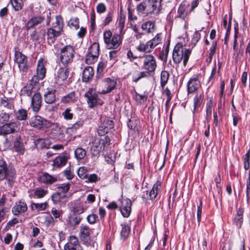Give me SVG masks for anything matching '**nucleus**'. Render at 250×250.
I'll return each mask as SVG.
<instances>
[{
  "label": "nucleus",
  "instance_id": "1",
  "mask_svg": "<svg viewBox=\"0 0 250 250\" xmlns=\"http://www.w3.org/2000/svg\"><path fill=\"white\" fill-rule=\"evenodd\" d=\"M191 50L184 47L182 43H178L174 47L172 59L174 62L179 63L183 60V64L186 66L191 54Z\"/></svg>",
  "mask_w": 250,
  "mask_h": 250
},
{
  "label": "nucleus",
  "instance_id": "2",
  "mask_svg": "<svg viewBox=\"0 0 250 250\" xmlns=\"http://www.w3.org/2000/svg\"><path fill=\"white\" fill-rule=\"evenodd\" d=\"M162 0H145L136 6L138 13L148 15L151 14L159 8L161 5Z\"/></svg>",
  "mask_w": 250,
  "mask_h": 250
},
{
  "label": "nucleus",
  "instance_id": "3",
  "mask_svg": "<svg viewBox=\"0 0 250 250\" xmlns=\"http://www.w3.org/2000/svg\"><path fill=\"white\" fill-rule=\"evenodd\" d=\"M15 175L16 171L13 167L8 166L5 161L0 159V182L6 179L11 186Z\"/></svg>",
  "mask_w": 250,
  "mask_h": 250
},
{
  "label": "nucleus",
  "instance_id": "4",
  "mask_svg": "<svg viewBox=\"0 0 250 250\" xmlns=\"http://www.w3.org/2000/svg\"><path fill=\"white\" fill-rule=\"evenodd\" d=\"M121 35L119 34L112 33L110 30H107L104 32V40L106 46L108 49H116L122 43V38Z\"/></svg>",
  "mask_w": 250,
  "mask_h": 250
},
{
  "label": "nucleus",
  "instance_id": "5",
  "mask_svg": "<svg viewBox=\"0 0 250 250\" xmlns=\"http://www.w3.org/2000/svg\"><path fill=\"white\" fill-rule=\"evenodd\" d=\"M76 54L75 48L70 45H65L60 51V60L65 66L71 63L74 59Z\"/></svg>",
  "mask_w": 250,
  "mask_h": 250
},
{
  "label": "nucleus",
  "instance_id": "6",
  "mask_svg": "<svg viewBox=\"0 0 250 250\" xmlns=\"http://www.w3.org/2000/svg\"><path fill=\"white\" fill-rule=\"evenodd\" d=\"M143 60L142 69L145 70L148 73H154L157 68L156 60L151 54H144L139 57Z\"/></svg>",
  "mask_w": 250,
  "mask_h": 250
},
{
  "label": "nucleus",
  "instance_id": "7",
  "mask_svg": "<svg viewBox=\"0 0 250 250\" xmlns=\"http://www.w3.org/2000/svg\"><path fill=\"white\" fill-rule=\"evenodd\" d=\"M29 125L38 129L44 130L50 127L52 123L41 116L36 115L31 118Z\"/></svg>",
  "mask_w": 250,
  "mask_h": 250
},
{
  "label": "nucleus",
  "instance_id": "8",
  "mask_svg": "<svg viewBox=\"0 0 250 250\" xmlns=\"http://www.w3.org/2000/svg\"><path fill=\"white\" fill-rule=\"evenodd\" d=\"M84 97L86 99L89 108H92L96 106L101 105L103 104L102 100L99 98L96 90L94 88H89L84 94Z\"/></svg>",
  "mask_w": 250,
  "mask_h": 250
},
{
  "label": "nucleus",
  "instance_id": "9",
  "mask_svg": "<svg viewBox=\"0 0 250 250\" xmlns=\"http://www.w3.org/2000/svg\"><path fill=\"white\" fill-rule=\"evenodd\" d=\"M21 128V124L18 122L6 123L0 126V135H5L18 132Z\"/></svg>",
  "mask_w": 250,
  "mask_h": 250
},
{
  "label": "nucleus",
  "instance_id": "10",
  "mask_svg": "<svg viewBox=\"0 0 250 250\" xmlns=\"http://www.w3.org/2000/svg\"><path fill=\"white\" fill-rule=\"evenodd\" d=\"M69 210L74 214H80L84 212L88 208L86 203L79 201H74L68 204Z\"/></svg>",
  "mask_w": 250,
  "mask_h": 250
},
{
  "label": "nucleus",
  "instance_id": "11",
  "mask_svg": "<svg viewBox=\"0 0 250 250\" xmlns=\"http://www.w3.org/2000/svg\"><path fill=\"white\" fill-rule=\"evenodd\" d=\"M116 80L109 78L104 79L101 83L102 89L99 90V93L102 94H105L110 92L116 87Z\"/></svg>",
  "mask_w": 250,
  "mask_h": 250
},
{
  "label": "nucleus",
  "instance_id": "12",
  "mask_svg": "<svg viewBox=\"0 0 250 250\" xmlns=\"http://www.w3.org/2000/svg\"><path fill=\"white\" fill-rule=\"evenodd\" d=\"M114 127V123L112 120L107 118L102 119V123L98 130L100 136H104Z\"/></svg>",
  "mask_w": 250,
  "mask_h": 250
},
{
  "label": "nucleus",
  "instance_id": "13",
  "mask_svg": "<svg viewBox=\"0 0 250 250\" xmlns=\"http://www.w3.org/2000/svg\"><path fill=\"white\" fill-rule=\"evenodd\" d=\"M46 69L42 61H38V63L37 67L36 74L34 75L31 79V82L33 83L36 84L38 83L39 81L43 80L46 75Z\"/></svg>",
  "mask_w": 250,
  "mask_h": 250
},
{
  "label": "nucleus",
  "instance_id": "14",
  "mask_svg": "<svg viewBox=\"0 0 250 250\" xmlns=\"http://www.w3.org/2000/svg\"><path fill=\"white\" fill-rule=\"evenodd\" d=\"M120 206L121 212L124 217H128L131 211L132 203L129 199H123L121 201Z\"/></svg>",
  "mask_w": 250,
  "mask_h": 250
},
{
  "label": "nucleus",
  "instance_id": "15",
  "mask_svg": "<svg viewBox=\"0 0 250 250\" xmlns=\"http://www.w3.org/2000/svg\"><path fill=\"white\" fill-rule=\"evenodd\" d=\"M15 61L18 64L20 70L23 72L26 71L27 69L26 56L22 54L20 51H16L15 53Z\"/></svg>",
  "mask_w": 250,
  "mask_h": 250
},
{
  "label": "nucleus",
  "instance_id": "16",
  "mask_svg": "<svg viewBox=\"0 0 250 250\" xmlns=\"http://www.w3.org/2000/svg\"><path fill=\"white\" fill-rule=\"evenodd\" d=\"M42 97L39 93L35 92L31 98V107L34 112H38L41 109Z\"/></svg>",
  "mask_w": 250,
  "mask_h": 250
},
{
  "label": "nucleus",
  "instance_id": "17",
  "mask_svg": "<svg viewBox=\"0 0 250 250\" xmlns=\"http://www.w3.org/2000/svg\"><path fill=\"white\" fill-rule=\"evenodd\" d=\"M64 250H82L79 240L75 236H71L69 241L64 245Z\"/></svg>",
  "mask_w": 250,
  "mask_h": 250
},
{
  "label": "nucleus",
  "instance_id": "18",
  "mask_svg": "<svg viewBox=\"0 0 250 250\" xmlns=\"http://www.w3.org/2000/svg\"><path fill=\"white\" fill-rule=\"evenodd\" d=\"M58 179V176L57 175H52L47 172H44L40 175L39 181L40 183L45 185H51L57 182Z\"/></svg>",
  "mask_w": 250,
  "mask_h": 250
},
{
  "label": "nucleus",
  "instance_id": "19",
  "mask_svg": "<svg viewBox=\"0 0 250 250\" xmlns=\"http://www.w3.org/2000/svg\"><path fill=\"white\" fill-rule=\"evenodd\" d=\"M91 232L89 227L82 224L80 227V236L81 240L84 243H87L90 240V235Z\"/></svg>",
  "mask_w": 250,
  "mask_h": 250
},
{
  "label": "nucleus",
  "instance_id": "20",
  "mask_svg": "<svg viewBox=\"0 0 250 250\" xmlns=\"http://www.w3.org/2000/svg\"><path fill=\"white\" fill-rule=\"evenodd\" d=\"M105 148L99 140V138H96L92 142L91 146V152L92 156L98 155L100 152L104 151Z\"/></svg>",
  "mask_w": 250,
  "mask_h": 250
},
{
  "label": "nucleus",
  "instance_id": "21",
  "mask_svg": "<svg viewBox=\"0 0 250 250\" xmlns=\"http://www.w3.org/2000/svg\"><path fill=\"white\" fill-rule=\"evenodd\" d=\"M27 209V206L26 203L20 200L16 202L15 206L12 208V212L15 215H18L25 212Z\"/></svg>",
  "mask_w": 250,
  "mask_h": 250
},
{
  "label": "nucleus",
  "instance_id": "22",
  "mask_svg": "<svg viewBox=\"0 0 250 250\" xmlns=\"http://www.w3.org/2000/svg\"><path fill=\"white\" fill-rule=\"evenodd\" d=\"M44 20L43 17L36 16L32 18L28 21L26 23V27L27 30L33 29L41 25Z\"/></svg>",
  "mask_w": 250,
  "mask_h": 250
},
{
  "label": "nucleus",
  "instance_id": "23",
  "mask_svg": "<svg viewBox=\"0 0 250 250\" xmlns=\"http://www.w3.org/2000/svg\"><path fill=\"white\" fill-rule=\"evenodd\" d=\"M200 86L197 77L191 78L187 83L188 92L191 93L195 92Z\"/></svg>",
  "mask_w": 250,
  "mask_h": 250
},
{
  "label": "nucleus",
  "instance_id": "24",
  "mask_svg": "<svg viewBox=\"0 0 250 250\" xmlns=\"http://www.w3.org/2000/svg\"><path fill=\"white\" fill-rule=\"evenodd\" d=\"M61 32L53 28L50 27L47 29V36L48 42L51 44L54 43L56 41V38L61 34Z\"/></svg>",
  "mask_w": 250,
  "mask_h": 250
},
{
  "label": "nucleus",
  "instance_id": "25",
  "mask_svg": "<svg viewBox=\"0 0 250 250\" xmlns=\"http://www.w3.org/2000/svg\"><path fill=\"white\" fill-rule=\"evenodd\" d=\"M0 106L8 110L14 108V101L12 98L4 97L0 100Z\"/></svg>",
  "mask_w": 250,
  "mask_h": 250
},
{
  "label": "nucleus",
  "instance_id": "26",
  "mask_svg": "<svg viewBox=\"0 0 250 250\" xmlns=\"http://www.w3.org/2000/svg\"><path fill=\"white\" fill-rule=\"evenodd\" d=\"M68 69L66 67L60 68L58 72L56 79L58 83H61L65 80L69 75Z\"/></svg>",
  "mask_w": 250,
  "mask_h": 250
},
{
  "label": "nucleus",
  "instance_id": "27",
  "mask_svg": "<svg viewBox=\"0 0 250 250\" xmlns=\"http://www.w3.org/2000/svg\"><path fill=\"white\" fill-rule=\"evenodd\" d=\"M243 210L241 208H238L233 220V225H235L238 229L241 228L243 222Z\"/></svg>",
  "mask_w": 250,
  "mask_h": 250
},
{
  "label": "nucleus",
  "instance_id": "28",
  "mask_svg": "<svg viewBox=\"0 0 250 250\" xmlns=\"http://www.w3.org/2000/svg\"><path fill=\"white\" fill-rule=\"evenodd\" d=\"M136 49L140 52L149 53L152 51L153 48L151 47V44H150L149 41H148L146 43H144L143 42H140V44L137 46H136Z\"/></svg>",
  "mask_w": 250,
  "mask_h": 250
},
{
  "label": "nucleus",
  "instance_id": "29",
  "mask_svg": "<svg viewBox=\"0 0 250 250\" xmlns=\"http://www.w3.org/2000/svg\"><path fill=\"white\" fill-rule=\"evenodd\" d=\"M78 99V96L75 91H72L69 94L63 96L61 102L64 104L75 103Z\"/></svg>",
  "mask_w": 250,
  "mask_h": 250
},
{
  "label": "nucleus",
  "instance_id": "30",
  "mask_svg": "<svg viewBox=\"0 0 250 250\" xmlns=\"http://www.w3.org/2000/svg\"><path fill=\"white\" fill-rule=\"evenodd\" d=\"M35 144L38 149H48L50 147L51 142L49 139L40 138L35 141Z\"/></svg>",
  "mask_w": 250,
  "mask_h": 250
},
{
  "label": "nucleus",
  "instance_id": "31",
  "mask_svg": "<svg viewBox=\"0 0 250 250\" xmlns=\"http://www.w3.org/2000/svg\"><path fill=\"white\" fill-rule=\"evenodd\" d=\"M125 14L124 13L121 9L120 12L119 18L117 20L118 27L119 28V33L120 34H124L125 33L124 31V29L125 27Z\"/></svg>",
  "mask_w": 250,
  "mask_h": 250
},
{
  "label": "nucleus",
  "instance_id": "32",
  "mask_svg": "<svg viewBox=\"0 0 250 250\" xmlns=\"http://www.w3.org/2000/svg\"><path fill=\"white\" fill-rule=\"evenodd\" d=\"M155 22L152 21H147L143 23L141 25L142 29L145 33L150 34L155 31Z\"/></svg>",
  "mask_w": 250,
  "mask_h": 250
},
{
  "label": "nucleus",
  "instance_id": "33",
  "mask_svg": "<svg viewBox=\"0 0 250 250\" xmlns=\"http://www.w3.org/2000/svg\"><path fill=\"white\" fill-rule=\"evenodd\" d=\"M94 75V70L91 66H87L83 72L82 79L83 82H87L92 79Z\"/></svg>",
  "mask_w": 250,
  "mask_h": 250
},
{
  "label": "nucleus",
  "instance_id": "34",
  "mask_svg": "<svg viewBox=\"0 0 250 250\" xmlns=\"http://www.w3.org/2000/svg\"><path fill=\"white\" fill-rule=\"evenodd\" d=\"M161 188V182L157 181L153 186L151 190L148 192L149 199L150 200H154L158 194V191Z\"/></svg>",
  "mask_w": 250,
  "mask_h": 250
},
{
  "label": "nucleus",
  "instance_id": "35",
  "mask_svg": "<svg viewBox=\"0 0 250 250\" xmlns=\"http://www.w3.org/2000/svg\"><path fill=\"white\" fill-rule=\"evenodd\" d=\"M55 90H48L44 94V101L48 104H52L56 101Z\"/></svg>",
  "mask_w": 250,
  "mask_h": 250
},
{
  "label": "nucleus",
  "instance_id": "36",
  "mask_svg": "<svg viewBox=\"0 0 250 250\" xmlns=\"http://www.w3.org/2000/svg\"><path fill=\"white\" fill-rule=\"evenodd\" d=\"M67 159L68 158L64 155L58 156L54 160L53 166L56 167H63L66 164Z\"/></svg>",
  "mask_w": 250,
  "mask_h": 250
},
{
  "label": "nucleus",
  "instance_id": "37",
  "mask_svg": "<svg viewBox=\"0 0 250 250\" xmlns=\"http://www.w3.org/2000/svg\"><path fill=\"white\" fill-rule=\"evenodd\" d=\"M204 96L203 94L197 93L193 99L194 109L193 111H198V109L201 107L203 102Z\"/></svg>",
  "mask_w": 250,
  "mask_h": 250
},
{
  "label": "nucleus",
  "instance_id": "38",
  "mask_svg": "<svg viewBox=\"0 0 250 250\" xmlns=\"http://www.w3.org/2000/svg\"><path fill=\"white\" fill-rule=\"evenodd\" d=\"M63 21L62 17L61 16H57L56 17V21L53 23L52 28L62 32L63 30Z\"/></svg>",
  "mask_w": 250,
  "mask_h": 250
},
{
  "label": "nucleus",
  "instance_id": "39",
  "mask_svg": "<svg viewBox=\"0 0 250 250\" xmlns=\"http://www.w3.org/2000/svg\"><path fill=\"white\" fill-rule=\"evenodd\" d=\"M27 110L21 108L19 109L17 111L15 112V118L20 121H25L27 119Z\"/></svg>",
  "mask_w": 250,
  "mask_h": 250
},
{
  "label": "nucleus",
  "instance_id": "40",
  "mask_svg": "<svg viewBox=\"0 0 250 250\" xmlns=\"http://www.w3.org/2000/svg\"><path fill=\"white\" fill-rule=\"evenodd\" d=\"M57 191L64 195L70 189V184L69 183L59 184L56 185Z\"/></svg>",
  "mask_w": 250,
  "mask_h": 250
},
{
  "label": "nucleus",
  "instance_id": "41",
  "mask_svg": "<svg viewBox=\"0 0 250 250\" xmlns=\"http://www.w3.org/2000/svg\"><path fill=\"white\" fill-rule=\"evenodd\" d=\"M100 45L99 43L94 42L88 50V53L98 58L99 56Z\"/></svg>",
  "mask_w": 250,
  "mask_h": 250
},
{
  "label": "nucleus",
  "instance_id": "42",
  "mask_svg": "<svg viewBox=\"0 0 250 250\" xmlns=\"http://www.w3.org/2000/svg\"><path fill=\"white\" fill-rule=\"evenodd\" d=\"M33 86L31 84L24 86L21 90V95L22 96L30 97L32 95Z\"/></svg>",
  "mask_w": 250,
  "mask_h": 250
},
{
  "label": "nucleus",
  "instance_id": "43",
  "mask_svg": "<svg viewBox=\"0 0 250 250\" xmlns=\"http://www.w3.org/2000/svg\"><path fill=\"white\" fill-rule=\"evenodd\" d=\"M122 228L121 230V237L124 240H125L130 234V228L127 224H122L121 225Z\"/></svg>",
  "mask_w": 250,
  "mask_h": 250
},
{
  "label": "nucleus",
  "instance_id": "44",
  "mask_svg": "<svg viewBox=\"0 0 250 250\" xmlns=\"http://www.w3.org/2000/svg\"><path fill=\"white\" fill-rule=\"evenodd\" d=\"M188 16V11L186 10V4H181L178 10V17L185 20Z\"/></svg>",
  "mask_w": 250,
  "mask_h": 250
},
{
  "label": "nucleus",
  "instance_id": "45",
  "mask_svg": "<svg viewBox=\"0 0 250 250\" xmlns=\"http://www.w3.org/2000/svg\"><path fill=\"white\" fill-rule=\"evenodd\" d=\"M114 12L112 11H108L103 21L102 25L106 26L110 24L113 21Z\"/></svg>",
  "mask_w": 250,
  "mask_h": 250
},
{
  "label": "nucleus",
  "instance_id": "46",
  "mask_svg": "<svg viewBox=\"0 0 250 250\" xmlns=\"http://www.w3.org/2000/svg\"><path fill=\"white\" fill-rule=\"evenodd\" d=\"M65 197L66 195L61 193L57 191L56 193L53 194L51 196L52 200L55 204H57L60 203L62 200Z\"/></svg>",
  "mask_w": 250,
  "mask_h": 250
},
{
  "label": "nucleus",
  "instance_id": "47",
  "mask_svg": "<svg viewBox=\"0 0 250 250\" xmlns=\"http://www.w3.org/2000/svg\"><path fill=\"white\" fill-rule=\"evenodd\" d=\"M86 153L85 150L82 147H78L74 152L75 157L78 160L83 159Z\"/></svg>",
  "mask_w": 250,
  "mask_h": 250
},
{
  "label": "nucleus",
  "instance_id": "48",
  "mask_svg": "<svg viewBox=\"0 0 250 250\" xmlns=\"http://www.w3.org/2000/svg\"><path fill=\"white\" fill-rule=\"evenodd\" d=\"M150 75L148 72L145 71H141L138 72L136 75H133L132 77V81L134 82L137 83L140 80L143 78L148 77Z\"/></svg>",
  "mask_w": 250,
  "mask_h": 250
},
{
  "label": "nucleus",
  "instance_id": "49",
  "mask_svg": "<svg viewBox=\"0 0 250 250\" xmlns=\"http://www.w3.org/2000/svg\"><path fill=\"white\" fill-rule=\"evenodd\" d=\"M82 219L83 218L80 216H70L69 218L70 225L73 227L77 226L80 223Z\"/></svg>",
  "mask_w": 250,
  "mask_h": 250
},
{
  "label": "nucleus",
  "instance_id": "50",
  "mask_svg": "<svg viewBox=\"0 0 250 250\" xmlns=\"http://www.w3.org/2000/svg\"><path fill=\"white\" fill-rule=\"evenodd\" d=\"M162 40V34L161 33H159L157 34L152 40H150L149 42L151 44V47L154 48L155 46L160 43H161Z\"/></svg>",
  "mask_w": 250,
  "mask_h": 250
},
{
  "label": "nucleus",
  "instance_id": "51",
  "mask_svg": "<svg viewBox=\"0 0 250 250\" xmlns=\"http://www.w3.org/2000/svg\"><path fill=\"white\" fill-rule=\"evenodd\" d=\"M48 191L41 188H38L35 189L34 191V196L38 198H41L44 197Z\"/></svg>",
  "mask_w": 250,
  "mask_h": 250
},
{
  "label": "nucleus",
  "instance_id": "52",
  "mask_svg": "<svg viewBox=\"0 0 250 250\" xmlns=\"http://www.w3.org/2000/svg\"><path fill=\"white\" fill-rule=\"evenodd\" d=\"M169 73L167 71H162L161 74V84L164 87L167 83L169 79Z\"/></svg>",
  "mask_w": 250,
  "mask_h": 250
},
{
  "label": "nucleus",
  "instance_id": "53",
  "mask_svg": "<svg viewBox=\"0 0 250 250\" xmlns=\"http://www.w3.org/2000/svg\"><path fill=\"white\" fill-rule=\"evenodd\" d=\"M67 25L71 28L74 27L76 30L79 28V20L78 18H71L68 22Z\"/></svg>",
  "mask_w": 250,
  "mask_h": 250
},
{
  "label": "nucleus",
  "instance_id": "54",
  "mask_svg": "<svg viewBox=\"0 0 250 250\" xmlns=\"http://www.w3.org/2000/svg\"><path fill=\"white\" fill-rule=\"evenodd\" d=\"M11 3L16 11L21 10L23 7L22 0H10Z\"/></svg>",
  "mask_w": 250,
  "mask_h": 250
},
{
  "label": "nucleus",
  "instance_id": "55",
  "mask_svg": "<svg viewBox=\"0 0 250 250\" xmlns=\"http://www.w3.org/2000/svg\"><path fill=\"white\" fill-rule=\"evenodd\" d=\"M128 20L129 24L135 23L137 20L138 17L133 13V10L131 8L128 7Z\"/></svg>",
  "mask_w": 250,
  "mask_h": 250
},
{
  "label": "nucleus",
  "instance_id": "56",
  "mask_svg": "<svg viewBox=\"0 0 250 250\" xmlns=\"http://www.w3.org/2000/svg\"><path fill=\"white\" fill-rule=\"evenodd\" d=\"M200 38H201V34L199 33V31H195L192 36V39H191V42L190 43V44H191V45L192 46V47L195 46L196 45V44L197 43L198 41L200 40Z\"/></svg>",
  "mask_w": 250,
  "mask_h": 250
},
{
  "label": "nucleus",
  "instance_id": "57",
  "mask_svg": "<svg viewBox=\"0 0 250 250\" xmlns=\"http://www.w3.org/2000/svg\"><path fill=\"white\" fill-rule=\"evenodd\" d=\"M47 204L46 203H32L31 205V208L32 209L35 208L38 211H43L46 208Z\"/></svg>",
  "mask_w": 250,
  "mask_h": 250
},
{
  "label": "nucleus",
  "instance_id": "58",
  "mask_svg": "<svg viewBox=\"0 0 250 250\" xmlns=\"http://www.w3.org/2000/svg\"><path fill=\"white\" fill-rule=\"evenodd\" d=\"M53 136L54 139L60 142H63L65 141V134L63 132V131L61 130V129L58 130L56 133H53Z\"/></svg>",
  "mask_w": 250,
  "mask_h": 250
},
{
  "label": "nucleus",
  "instance_id": "59",
  "mask_svg": "<svg viewBox=\"0 0 250 250\" xmlns=\"http://www.w3.org/2000/svg\"><path fill=\"white\" fill-rule=\"evenodd\" d=\"M86 183H96L100 178L96 174H87L85 178Z\"/></svg>",
  "mask_w": 250,
  "mask_h": 250
},
{
  "label": "nucleus",
  "instance_id": "60",
  "mask_svg": "<svg viewBox=\"0 0 250 250\" xmlns=\"http://www.w3.org/2000/svg\"><path fill=\"white\" fill-rule=\"evenodd\" d=\"M250 148L244 156V167L245 170H248L250 167Z\"/></svg>",
  "mask_w": 250,
  "mask_h": 250
},
{
  "label": "nucleus",
  "instance_id": "61",
  "mask_svg": "<svg viewBox=\"0 0 250 250\" xmlns=\"http://www.w3.org/2000/svg\"><path fill=\"white\" fill-rule=\"evenodd\" d=\"M10 119V114L2 110L0 113V123L4 124L8 122Z\"/></svg>",
  "mask_w": 250,
  "mask_h": 250
},
{
  "label": "nucleus",
  "instance_id": "62",
  "mask_svg": "<svg viewBox=\"0 0 250 250\" xmlns=\"http://www.w3.org/2000/svg\"><path fill=\"white\" fill-rule=\"evenodd\" d=\"M62 115L65 120H70L72 119L73 113L72 112V110L70 108H67L62 112Z\"/></svg>",
  "mask_w": 250,
  "mask_h": 250
},
{
  "label": "nucleus",
  "instance_id": "63",
  "mask_svg": "<svg viewBox=\"0 0 250 250\" xmlns=\"http://www.w3.org/2000/svg\"><path fill=\"white\" fill-rule=\"evenodd\" d=\"M86 220L90 224H94L98 220V216L95 214L92 213L87 216Z\"/></svg>",
  "mask_w": 250,
  "mask_h": 250
},
{
  "label": "nucleus",
  "instance_id": "64",
  "mask_svg": "<svg viewBox=\"0 0 250 250\" xmlns=\"http://www.w3.org/2000/svg\"><path fill=\"white\" fill-rule=\"evenodd\" d=\"M64 175L65 176L67 180H70L72 179L75 176L73 170L71 169V167L68 169L64 171Z\"/></svg>",
  "mask_w": 250,
  "mask_h": 250
}]
</instances>
